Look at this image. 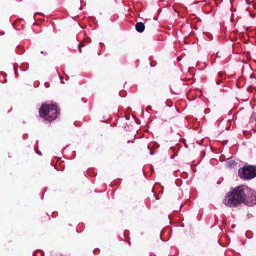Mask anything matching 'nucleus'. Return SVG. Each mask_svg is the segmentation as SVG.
<instances>
[{
    "label": "nucleus",
    "mask_w": 256,
    "mask_h": 256,
    "mask_svg": "<svg viewBox=\"0 0 256 256\" xmlns=\"http://www.w3.org/2000/svg\"><path fill=\"white\" fill-rule=\"evenodd\" d=\"M243 202L248 206L256 204V194L254 190L246 186H239L226 194L224 204L229 206H236Z\"/></svg>",
    "instance_id": "f257e3e1"
},
{
    "label": "nucleus",
    "mask_w": 256,
    "mask_h": 256,
    "mask_svg": "<svg viewBox=\"0 0 256 256\" xmlns=\"http://www.w3.org/2000/svg\"><path fill=\"white\" fill-rule=\"evenodd\" d=\"M240 178L244 180H250L256 177V166H244L238 170Z\"/></svg>",
    "instance_id": "7ed1b4c3"
},
{
    "label": "nucleus",
    "mask_w": 256,
    "mask_h": 256,
    "mask_svg": "<svg viewBox=\"0 0 256 256\" xmlns=\"http://www.w3.org/2000/svg\"><path fill=\"white\" fill-rule=\"evenodd\" d=\"M136 30L139 32H142L144 30V25L142 22H138L136 24Z\"/></svg>",
    "instance_id": "20e7f679"
},
{
    "label": "nucleus",
    "mask_w": 256,
    "mask_h": 256,
    "mask_svg": "<svg viewBox=\"0 0 256 256\" xmlns=\"http://www.w3.org/2000/svg\"><path fill=\"white\" fill-rule=\"evenodd\" d=\"M230 158H227L226 160H229Z\"/></svg>",
    "instance_id": "0eeeda50"
},
{
    "label": "nucleus",
    "mask_w": 256,
    "mask_h": 256,
    "mask_svg": "<svg viewBox=\"0 0 256 256\" xmlns=\"http://www.w3.org/2000/svg\"><path fill=\"white\" fill-rule=\"evenodd\" d=\"M79 50H80V52H81V49L80 48H79Z\"/></svg>",
    "instance_id": "423d86ee"
},
{
    "label": "nucleus",
    "mask_w": 256,
    "mask_h": 256,
    "mask_svg": "<svg viewBox=\"0 0 256 256\" xmlns=\"http://www.w3.org/2000/svg\"><path fill=\"white\" fill-rule=\"evenodd\" d=\"M58 106L55 104H42L39 109V114L40 117L49 122H51L56 118L58 114Z\"/></svg>",
    "instance_id": "f03ea898"
},
{
    "label": "nucleus",
    "mask_w": 256,
    "mask_h": 256,
    "mask_svg": "<svg viewBox=\"0 0 256 256\" xmlns=\"http://www.w3.org/2000/svg\"><path fill=\"white\" fill-rule=\"evenodd\" d=\"M236 161H229L228 164V166L229 168H234L236 166Z\"/></svg>",
    "instance_id": "39448f33"
}]
</instances>
